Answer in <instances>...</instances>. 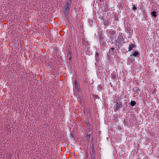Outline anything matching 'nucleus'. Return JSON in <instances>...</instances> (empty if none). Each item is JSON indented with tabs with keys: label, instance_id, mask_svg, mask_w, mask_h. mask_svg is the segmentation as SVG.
Returning a JSON list of instances; mask_svg holds the SVG:
<instances>
[{
	"label": "nucleus",
	"instance_id": "obj_26",
	"mask_svg": "<svg viewBox=\"0 0 159 159\" xmlns=\"http://www.w3.org/2000/svg\"><path fill=\"white\" fill-rule=\"evenodd\" d=\"M84 123H86L87 125L89 123V121L88 120H84Z\"/></svg>",
	"mask_w": 159,
	"mask_h": 159
},
{
	"label": "nucleus",
	"instance_id": "obj_31",
	"mask_svg": "<svg viewBox=\"0 0 159 159\" xmlns=\"http://www.w3.org/2000/svg\"><path fill=\"white\" fill-rule=\"evenodd\" d=\"M48 66H50V67L51 68V66H49V65H48Z\"/></svg>",
	"mask_w": 159,
	"mask_h": 159
},
{
	"label": "nucleus",
	"instance_id": "obj_9",
	"mask_svg": "<svg viewBox=\"0 0 159 159\" xmlns=\"http://www.w3.org/2000/svg\"><path fill=\"white\" fill-rule=\"evenodd\" d=\"M95 61L97 62H98L100 60L99 57V53L98 52H96L95 54Z\"/></svg>",
	"mask_w": 159,
	"mask_h": 159
},
{
	"label": "nucleus",
	"instance_id": "obj_22",
	"mask_svg": "<svg viewBox=\"0 0 159 159\" xmlns=\"http://www.w3.org/2000/svg\"><path fill=\"white\" fill-rule=\"evenodd\" d=\"M100 42V44L101 45H102L103 47H104L105 46L106 43L104 40L101 41Z\"/></svg>",
	"mask_w": 159,
	"mask_h": 159
},
{
	"label": "nucleus",
	"instance_id": "obj_1",
	"mask_svg": "<svg viewBox=\"0 0 159 159\" xmlns=\"http://www.w3.org/2000/svg\"><path fill=\"white\" fill-rule=\"evenodd\" d=\"M115 102V105L114 106V111L116 112L119 109L121 108L122 107V103L120 101V99L119 98L117 97L114 100Z\"/></svg>",
	"mask_w": 159,
	"mask_h": 159
},
{
	"label": "nucleus",
	"instance_id": "obj_28",
	"mask_svg": "<svg viewBox=\"0 0 159 159\" xmlns=\"http://www.w3.org/2000/svg\"><path fill=\"white\" fill-rule=\"evenodd\" d=\"M68 2V3L71 4L72 3V0H69V1L67 2Z\"/></svg>",
	"mask_w": 159,
	"mask_h": 159
},
{
	"label": "nucleus",
	"instance_id": "obj_33",
	"mask_svg": "<svg viewBox=\"0 0 159 159\" xmlns=\"http://www.w3.org/2000/svg\"><path fill=\"white\" fill-rule=\"evenodd\" d=\"M48 66H50V67L51 68V66H49V65H48Z\"/></svg>",
	"mask_w": 159,
	"mask_h": 159
},
{
	"label": "nucleus",
	"instance_id": "obj_8",
	"mask_svg": "<svg viewBox=\"0 0 159 159\" xmlns=\"http://www.w3.org/2000/svg\"><path fill=\"white\" fill-rule=\"evenodd\" d=\"M109 9L110 8H109L108 5L105 3L103 11L104 12H107L109 11Z\"/></svg>",
	"mask_w": 159,
	"mask_h": 159
},
{
	"label": "nucleus",
	"instance_id": "obj_19",
	"mask_svg": "<svg viewBox=\"0 0 159 159\" xmlns=\"http://www.w3.org/2000/svg\"><path fill=\"white\" fill-rule=\"evenodd\" d=\"M69 12L68 11H64V14L65 15V17L67 19H68V13Z\"/></svg>",
	"mask_w": 159,
	"mask_h": 159
},
{
	"label": "nucleus",
	"instance_id": "obj_7",
	"mask_svg": "<svg viewBox=\"0 0 159 159\" xmlns=\"http://www.w3.org/2000/svg\"><path fill=\"white\" fill-rule=\"evenodd\" d=\"M91 146L90 149V152H91V151L92 152V153L91 154V157H94L95 155L94 153V144L93 142L91 143Z\"/></svg>",
	"mask_w": 159,
	"mask_h": 159
},
{
	"label": "nucleus",
	"instance_id": "obj_10",
	"mask_svg": "<svg viewBox=\"0 0 159 159\" xmlns=\"http://www.w3.org/2000/svg\"><path fill=\"white\" fill-rule=\"evenodd\" d=\"M139 52L135 51L132 54L130 55V56H132L135 57H139Z\"/></svg>",
	"mask_w": 159,
	"mask_h": 159
},
{
	"label": "nucleus",
	"instance_id": "obj_14",
	"mask_svg": "<svg viewBox=\"0 0 159 159\" xmlns=\"http://www.w3.org/2000/svg\"><path fill=\"white\" fill-rule=\"evenodd\" d=\"M128 103L126 101L125 102H124V104L123 106V110H126L127 108L128 107Z\"/></svg>",
	"mask_w": 159,
	"mask_h": 159
},
{
	"label": "nucleus",
	"instance_id": "obj_13",
	"mask_svg": "<svg viewBox=\"0 0 159 159\" xmlns=\"http://www.w3.org/2000/svg\"><path fill=\"white\" fill-rule=\"evenodd\" d=\"M111 78L113 80H115L116 79V73L115 72H113L111 75Z\"/></svg>",
	"mask_w": 159,
	"mask_h": 159
},
{
	"label": "nucleus",
	"instance_id": "obj_29",
	"mask_svg": "<svg viewBox=\"0 0 159 159\" xmlns=\"http://www.w3.org/2000/svg\"><path fill=\"white\" fill-rule=\"evenodd\" d=\"M71 58H72V56H70V57L69 58V60H71Z\"/></svg>",
	"mask_w": 159,
	"mask_h": 159
},
{
	"label": "nucleus",
	"instance_id": "obj_35",
	"mask_svg": "<svg viewBox=\"0 0 159 159\" xmlns=\"http://www.w3.org/2000/svg\"><path fill=\"white\" fill-rule=\"evenodd\" d=\"M87 136H89V135H87Z\"/></svg>",
	"mask_w": 159,
	"mask_h": 159
},
{
	"label": "nucleus",
	"instance_id": "obj_27",
	"mask_svg": "<svg viewBox=\"0 0 159 159\" xmlns=\"http://www.w3.org/2000/svg\"><path fill=\"white\" fill-rule=\"evenodd\" d=\"M87 126L88 129L90 128V123H89V124H88L87 125Z\"/></svg>",
	"mask_w": 159,
	"mask_h": 159
},
{
	"label": "nucleus",
	"instance_id": "obj_32",
	"mask_svg": "<svg viewBox=\"0 0 159 159\" xmlns=\"http://www.w3.org/2000/svg\"><path fill=\"white\" fill-rule=\"evenodd\" d=\"M48 66H50V67L51 68V66H49V65H48Z\"/></svg>",
	"mask_w": 159,
	"mask_h": 159
},
{
	"label": "nucleus",
	"instance_id": "obj_15",
	"mask_svg": "<svg viewBox=\"0 0 159 159\" xmlns=\"http://www.w3.org/2000/svg\"><path fill=\"white\" fill-rule=\"evenodd\" d=\"M110 24L109 20H107L104 21V25L106 26H108Z\"/></svg>",
	"mask_w": 159,
	"mask_h": 159
},
{
	"label": "nucleus",
	"instance_id": "obj_5",
	"mask_svg": "<svg viewBox=\"0 0 159 159\" xmlns=\"http://www.w3.org/2000/svg\"><path fill=\"white\" fill-rule=\"evenodd\" d=\"M107 33L109 35L111 39H114L113 38V37L116 34V32L112 30H107Z\"/></svg>",
	"mask_w": 159,
	"mask_h": 159
},
{
	"label": "nucleus",
	"instance_id": "obj_20",
	"mask_svg": "<svg viewBox=\"0 0 159 159\" xmlns=\"http://www.w3.org/2000/svg\"><path fill=\"white\" fill-rule=\"evenodd\" d=\"M98 89L99 91H101L102 90V85H98Z\"/></svg>",
	"mask_w": 159,
	"mask_h": 159
},
{
	"label": "nucleus",
	"instance_id": "obj_24",
	"mask_svg": "<svg viewBox=\"0 0 159 159\" xmlns=\"http://www.w3.org/2000/svg\"><path fill=\"white\" fill-rule=\"evenodd\" d=\"M104 38L102 36H100L99 37V40L100 41H103L104 40Z\"/></svg>",
	"mask_w": 159,
	"mask_h": 159
},
{
	"label": "nucleus",
	"instance_id": "obj_3",
	"mask_svg": "<svg viewBox=\"0 0 159 159\" xmlns=\"http://www.w3.org/2000/svg\"><path fill=\"white\" fill-rule=\"evenodd\" d=\"M74 84L75 88L77 90L78 94V96L79 98H81V90L80 87V84L77 83L76 80H75L74 82Z\"/></svg>",
	"mask_w": 159,
	"mask_h": 159
},
{
	"label": "nucleus",
	"instance_id": "obj_17",
	"mask_svg": "<svg viewBox=\"0 0 159 159\" xmlns=\"http://www.w3.org/2000/svg\"><path fill=\"white\" fill-rule=\"evenodd\" d=\"M136 104V102L134 101H131L130 103V104L131 106H134Z\"/></svg>",
	"mask_w": 159,
	"mask_h": 159
},
{
	"label": "nucleus",
	"instance_id": "obj_11",
	"mask_svg": "<svg viewBox=\"0 0 159 159\" xmlns=\"http://www.w3.org/2000/svg\"><path fill=\"white\" fill-rule=\"evenodd\" d=\"M136 47V46L134 44H130L129 47L128 48V51H130L133 49V48H135Z\"/></svg>",
	"mask_w": 159,
	"mask_h": 159
},
{
	"label": "nucleus",
	"instance_id": "obj_21",
	"mask_svg": "<svg viewBox=\"0 0 159 159\" xmlns=\"http://www.w3.org/2000/svg\"><path fill=\"white\" fill-rule=\"evenodd\" d=\"M123 5L122 4H120L118 5V7L121 10H122L123 9Z\"/></svg>",
	"mask_w": 159,
	"mask_h": 159
},
{
	"label": "nucleus",
	"instance_id": "obj_18",
	"mask_svg": "<svg viewBox=\"0 0 159 159\" xmlns=\"http://www.w3.org/2000/svg\"><path fill=\"white\" fill-rule=\"evenodd\" d=\"M92 95L93 98L95 99V100L97 99H98L99 98V97L98 95L93 94Z\"/></svg>",
	"mask_w": 159,
	"mask_h": 159
},
{
	"label": "nucleus",
	"instance_id": "obj_25",
	"mask_svg": "<svg viewBox=\"0 0 159 159\" xmlns=\"http://www.w3.org/2000/svg\"><path fill=\"white\" fill-rule=\"evenodd\" d=\"M68 55H69L70 56H72V53L71 51H69L67 53Z\"/></svg>",
	"mask_w": 159,
	"mask_h": 159
},
{
	"label": "nucleus",
	"instance_id": "obj_12",
	"mask_svg": "<svg viewBox=\"0 0 159 159\" xmlns=\"http://www.w3.org/2000/svg\"><path fill=\"white\" fill-rule=\"evenodd\" d=\"M140 91V89L138 87H135L134 89V91L135 93L137 94L139 93V92Z\"/></svg>",
	"mask_w": 159,
	"mask_h": 159
},
{
	"label": "nucleus",
	"instance_id": "obj_4",
	"mask_svg": "<svg viewBox=\"0 0 159 159\" xmlns=\"http://www.w3.org/2000/svg\"><path fill=\"white\" fill-rule=\"evenodd\" d=\"M115 50V48H111L110 49H109V53L107 54V57L108 58V63H109L110 62V56L112 55H113L115 52H114V50Z\"/></svg>",
	"mask_w": 159,
	"mask_h": 159
},
{
	"label": "nucleus",
	"instance_id": "obj_36",
	"mask_svg": "<svg viewBox=\"0 0 159 159\" xmlns=\"http://www.w3.org/2000/svg\"><path fill=\"white\" fill-rule=\"evenodd\" d=\"M90 135H89V137H90Z\"/></svg>",
	"mask_w": 159,
	"mask_h": 159
},
{
	"label": "nucleus",
	"instance_id": "obj_34",
	"mask_svg": "<svg viewBox=\"0 0 159 159\" xmlns=\"http://www.w3.org/2000/svg\"><path fill=\"white\" fill-rule=\"evenodd\" d=\"M87 136H89V135H87Z\"/></svg>",
	"mask_w": 159,
	"mask_h": 159
},
{
	"label": "nucleus",
	"instance_id": "obj_30",
	"mask_svg": "<svg viewBox=\"0 0 159 159\" xmlns=\"http://www.w3.org/2000/svg\"><path fill=\"white\" fill-rule=\"evenodd\" d=\"M89 114L90 115V116H91V115L90 114V111L89 110Z\"/></svg>",
	"mask_w": 159,
	"mask_h": 159
},
{
	"label": "nucleus",
	"instance_id": "obj_2",
	"mask_svg": "<svg viewBox=\"0 0 159 159\" xmlns=\"http://www.w3.org/2000/svg\"><path fill=\"white\" fill-rule=\"evenodd\" d=\"M116 42L119 43L120 45H123L124 43V39L123 37L122 34L121 33L119 34L117 39L116 40Z\"/></svg>",
	"mask_w": 159,
	"mask_h": 159
},
{
	"label": "nucleus",
	"instance_id": "obj_6",
	"mask_svg": "<svg viewBox=\"0 0 159 159\" xmlns=\"http://www.w3.org/2000/svg\"><path fill=\"white\" fill-rule=\"evenodd\" d=\"M71 4L68 2H66L64 6L65 11H69Z\"/></svg>",
	"mask_w": 159,
	"mask_h": 159
},
{
	"label": "nucleus",
	"instance_id": "obj_16",
	"mask_svg": "<svg viewBox=\"0 0 159 159\" xmlns=\"http://www.w3.org/2000/svg\"><path fill=\"white\" fill-rule=\"evenodd\" d=\"M156 13L157 12L155 11H153L152 12H151V15L154 17H156L157 16V15H156Z\"/></svg>",
	"mask_w": 159,
	"mask_h": 159
},
{
	"label": "nucleus",
	"instance_id": "obj_23",
	"mask_svg": "<svg viewBox=\"0 0 159 159\" xmlns=\"http://www.w3.org/2000/svg\"><path fill=\"white\" fill-rule=\"evenodd\" d=\"M137 7H136V6L134 5H132V10L135 11L137 9Z\"/></svg>",
	"mask_w": 159,
	"mask_h": 159
}]
</instances>
